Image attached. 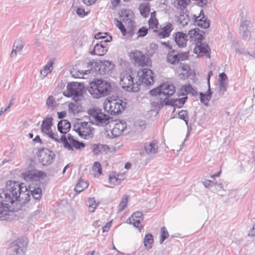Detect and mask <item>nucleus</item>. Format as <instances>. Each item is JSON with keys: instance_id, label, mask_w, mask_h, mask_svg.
Wrapping results in <instances>:
<instances>
[{"instance_id": "423d86ee", "label": "nucleus", "mask_w": 255, "mask_h": 255, "mask_svg": "<svg viewBox=\"0 0 255 255\" xmlns=\"http://www.w3.org/2000/svg\"><path fill=\"white\" fill-rule=\"evenodd\" d=\"M104 109L111 115L121 113L125 110L127 103L120 99H107L104 102Z\"/></svg>"}, {"instance_id": "13d9d810", "label": "nucleus", "mask_w": 255, "mask_h": 255, "mask_svg": "<svg viewBox=\"0 0 255 255\" xmlns=\"http://www.w3.org/2000/svg\"><path fill=\"white\" fill-rule=\"evenodd\" d=\"M107 34L106 33H101V32H99L98 33H97L96 34H95V39H104V38H106V35Z\"/></svg>"}, {"instance_id": "2eb2a0df", "label": "nucleus", "mask_w": 255, "mask_h": 255, "mask_svg": "<svg viewBox=\"0 0 255 255\" xmlns=\"http://www.w3.org/2000/svg\"><path fill=\"white\" fill-rule=\"evenodd\" d=\"M188 56V55L187 52L176 53L175 51L172 50L167 54V60L168 62L172 64H176L180 61L186 60Z\"/></svg>"}, {"instance_id": "6e6d98bb", "label": "nucleus", "mask_w": 255, "mask_h": 255, "mask_svg": "<svg viewBox=\"0 0 255 255\" xmlns=\"http://www.w3.org/2000/svg\"><path fill=\"white\" fill-rule=\"evenodd\" d=\"M143 216L142 212L139 211H137L133 213L131 216L132 219H139L140 218H141Z\"/></svg>"}, {"instance_id": "0e129e2a", "label": "nucleus", "mask_w": 255, "mask_h": 255, "mask_svg": "<svg viewBox=\"0 0 255 255\" xmlns=\"http://www.w3.org/2000/svg\"><path fill=\"white\" fill-rule=\"evenodd\" d=\"M249 236H255V224L253 226L252 229L249 232Z\"/></svg>"}, {"instance_id": "37998d69", "label": "nucleus", "mask_w": 255, "mask_h": 255, "mask_svg": "<svg viewBox=\"0 0 255 255\" xmlns=\"http://www.w3.org/2000/svg\"><path fill=\"white\" fill-rule=\"evenodd\" d=\"M148 25L150 28L153 29L154 32L156 31L158 25L157 19H149L148 20Z\"/></svg>"}, {"instance_id": "de8ad7c7", "label": "nucleus", "mask_w": 255, "mask_h": 255, "mask_svg": "<svg viewBox=\"0 0 255 255\" xmlns=\"http://www.w3.org/2000/svg\"><path fill=\"white\" fill-rule=\"evenodd\" d=\"M219 91L218 93L219 95L223 96L224 94V92L226 91V85L227 83L224 81H220L219 82Z\"/></svg>"}, {"instance_id": "864d4df0", "label": "nucleus", "mask_w": 255, "mask_h": 255, "mask_svg": "<svg viewBox=\"0 0 255 255\" xmlns=\"http://www.w3.org/2000/svg\"><path fill=\"white\" fill-rule=\"evenodd\" d=\"M109 181L110 183L116 185L120 184L121 183V180L118 178L111 175L109 177Z\"/></svg>"}, {"instance_id": "9d476101", "label": "nucleus", "mask_w": 255, "mask_h": 255, "mask_svg": "<svg viewBox=\"0 0 255 255\" xmlns=\"http://www.w3.org/2000/svg\"><path fill=\"white\" fill-rule=\"evenodd\" d=\"M120 17L128 29V35L130 36H132L134 33L135 30L134 26V22L133 20L134 16L133 12L129 9H122L120 13Z\"/></svg>"}, {"instance_id": "79ce46f5", "label": "nucleus", "mask_w": 255, "mask_h": 255, "mask_svg": "<svg viewBox=\"0 0 255 255\" xmlns=\"http://www.w3.org/2000/svg\"><path fill=\"white\" fill-rule=\"evenodd\" d=\"M59 142H62L64 144V146L65 148L68 149L69 150H72V146L71 143L67 140V137L65 135H62L60 139H59Z\"/></svg>"}, {"instance_id": "5fc2aeb1", "label": "nucleus", "mask_w": 255, "mask_h": 255, "mask_svg": "<svg viewBox=\"0 0 255 255\" xmlns=\"http://www.w3.org/2000/svg\"><path fill=\"white\" fill-rule=\"evenodd\" d=\"M198 28H194L189 31L188 35L191 37H194L195 35H198Z\"/></svg>"}, {"instance_id": "49530a36", "label": "nucleus", "mask_w": 255, "mask_h": 255, "mask_svg": "<svg viewBox=\"0 0 255 255\" xmlns=\"http://www.w3.org/2000/svg\"><path fill=\"white\" fill-rule=\"evenodd\" d=\"M115 20L116 21V26H117L119 29L121 31L123 36H125L127 33V30L123 24L121 20H119L118 19H115Z\"/></svg>"}, {"instance_id": "6e6552de", "label": "nucleus", "mask_w": 255, "mask_h": 255, "mask_svg": "<svg viewBox=\"0 0 255 255\" xmlns=\"http://www.w3.org/2000/svg\"><path fill=\"white\" fill-rule=\"evenodd\" d=\"M89 114L91 122L99 126L107 125L110 120V116L102 113L101 110L94 109L90 110Z\"/></svg>"}, {"instance_id": "c85d7f7f", "label": "nucleus", "mask_w": 255, "mask_h": 255, "mask_svg": "<svg viewBox=\"0 0 255 255\" xmlns=\"http://www.w3.org/2000/svg\"><path fill=\"white\" fill-rule=\"evenodd\" d=\"M24 47L22 42L19 40L15 41L12 46V50L10 54V57H15L18 52L22 51Z\"/></svg>"}, {"instance_id": "3c124183", "label": "nucleus", "mask_w": 255, "mask_h": 255, "mask_svg": "<svg viewBox=\"0 0 255 255\" xmlns=\"http://www.w3.org/2000/svg\"><path fill=\"white\" fill-rule=\"evenodd\" d=\"M129 223L130 224L133 225V226L137 228H138L140 232L142 226H139V224H140V219H132V220L129 222Z\"/></svg>"}, {"instance_id": "b1692460", "label": "nucleus", "mask_w": 255, "mask_h": 255, "mask_svg": "<svg viewBox=\"0 0 255 255\" xmlns=\"http://www.w3.org/2000/svg\"><path fill=\"white\" fill-rule=\"evenodd\" d=\"M194 52L202 55H205L208 58H210V48L208 44L200 43L195 47Z\"/></svg>"}, {"instance_id": "7ed1b4c3", "label": "nucleus", "mask_w": 255, "mask_h": 255, "mask_svg": "<svg viewBox=\"0 0 255 255\" xmlns=\"http://www.w3.org/2000/svg\"><path fill=\"white\" fill-rule=\"evenodd\" d=\"M112 88L111 84L102 79H95L90 83L88 91L93 98L99 99L110 94Z\"/></svg>"}, {"instance_id": "bb28decb", "label": "nucleus", "mask_w": 255, "mask_h": 255, "mask_svg": "<svg viewBox=\"0 0 255 255\" xmlns=\"http://www.w3.org/2000/svg\"><path fill=\"white\" fill-rule=\"evenodd\" d=\"M53 120V119L52 117H47L42 121L41 128L43 133L45 134L51 130Z\"/></svg>"}, {"instance_id": "1a4fd4ad", "label": "nucleus", "mask_w": 255, "mask_h": 255, "mask_svg": "<svg viewBox=\"0 0 255 255\" xmlns=\"http://www.w3.org/2000/svg\"><path fill=\"white\" fill-rule=\"evenodd\" d=\"M73 129L84 139H89L93 135L92 128L88 122L78 121L74 123Z\"/></svg>"}, {"instance_id": "a878e982", "label": "nucleus", "mask_w": 255, "mask_h": 255, "mask_svg": "<svg viewBox=\"0 0 255 255\" xmlns=\"http://www.w3.org/2000/svg\"><path fill=\"white\" fill-rule=\"evenodd\" d=\"M187 99V97L185 96L182 98L176 99H170L168 101L164 102L162 104V105H168V106H173L174 107H176L178 108L182 107L185 104L186 100Z\"/></svg>"}, {"instance_id": "5701e85b", "label": "nucleus", "mask_w": 255, "mask_h": 255, "mask_svg": "<svg viewBox=\"0 0 255 255\" xmlns=\"http://www.w3.org/2000/svg\"><path fill=\"white\" fill-rule=\"evenodd\" d=\"M144 150L147 154L150 156L157 154L158 152V146L157 141L153 140L149 143H146L144 145Z\"/></svg>"}, {"instance_id": "20e7f679", "label": "nucleus", "mask_w": 255, "mask_h": 255, "mask_svg": "<svg viewBox=\"0 0 255 255\" xmlns=\"http://www.w3.org/2000/svg\"><path fill=\"white\" fill-rule=\"evenodd\" d=\"M175 92V86L172 84L165 83L161 84L157 88L150 90V94L152 96L158 97V99L160 100L158 107L161 108L164 106L162 105L163 103L169 101L170 100L169 98L172 96Z\"/></svg>"}, {"instance_id": "680f3d73", "label": "nucleus", "mask_w": 255, "mask_h": 255, "mask_svg": "<svg viewBox=\"0 0 255 255\" xmlns=\"http://www.w3.org/2000/svg\"><path fill=\"white\" fill-rule=\"evenodd\" d=\"M219 77H220V79L219 80V82H220V81L225 82V81L226 80H227V78H228L226 74L225 73H222L220 74Z\"/></svg>"}, {"instance_id": "4be33fe9", "label": "nucleus", "mask_w": 255, "mask_h": 255, "mask_svg": "<svg viewBox=\"0 0 255 255\" xmlns=\"http://www.w3.org/2000/svg\"><path fill=\"white\" fill-rule=\"evenodd\" d=\"M127 128L126 123L125 122L120 121L115 124L114 127L111 130L113 137L119 136Z\"/></svg>"}, {"instance_id": "39448f33", "label": "nucleus", "mask_w": 255, "mask_h": 255, "mask_svg": "<svg viewBox=\"0 0 255 255\" xmlns=\"http://www.w3.org/2000/svg\"><path fill=\"white\" fill-rule=\"evenodd\" d=\"M120 84L128 92H137L139 90V84L131 72L125 71L121 74Z\"/></svg>"}, {"instance_id": "774afa93", "label": "nucleus", "mask_w": 255, "mask_h": 255, "mask_svg": "<svg viewBox=\"0 0 255 255\" xmlns=\"http://www.w3.org/2000/svg\"><path fill=\"white\" fill-rule=\"evenodd\" d=\"M161 44V45L165 46V47L168 48L169 50L172 49V46L170 45L169 42H162Z\"/></svg>"}, {"instance_id": "ddd939ff", "label": "nucleus", "mask_w": 255, "mask_h": 255, "mask_svg": "<svg viewBox=\"0 0 255 255\" xmlns=\"http://www.w3.org/2000/svg\"><path fill=\"white\" fill-rule=\"evenodd\" d=\"M129 56L138 66L143 67L149 64L148 57L140 51L134 50L130 53Z\"/></svg>"}, {"instance_id": "c9c22d12", "label": "nucleus", "mask_w": 255, "mask_h": 255, "mask_svg": "<svg viewBox=\"0 0 255 255\" xmlns=\"http://www.w3.org/2000/svg\"><path fill=\"white\" fill-rule=\"evenodd\" d=\"M139 9L142 16H146L150 11V5L148 3H142L140 5Z\"/></svg>"}, {"instance_id": "f8f14e48", "label": "nucleus", "mask_w": 255, "mask_h": 255, "mask_svg": "<svg viewBox=\"0 0 255 255\" xmlns=\"http://www.w3.org/2000/svg\"><path fill=\"white\" fill-rule=\"evenodd\" d=\"M38 157L39 162L43 165H48L53 162L55 154L48 148H42L39 150Z\"/></svg>"}, {"instance_id": "4d7b16f0", "label": "nucleus", "mask_w": 255, "mask_h": 255, "mask_svg": "<svg viewBox=\"0 0 255 255\" xmlns=\"http://www.w3.org/2000/svg\"><path fill=\"white\" fill-rule=\"evenodd\" d=\"M76 12H77V14L79 16H84L86 14H85V9L84 8H78L77 10H76Z\"/></svg>"}, {"instance_id": "f03ea898", "label": "nucleus", "mask_w": 255, "mask_h": 255, "mask_svg": "<svg viewBox=\"0 0 255 255\" xmlns=\"http://www.w3.org/2000/svg\"><path fill=\"white\" fill-rule=\"evenodd\" d=\"M88 68L89 69L87 70H76L73 68L70 73L72 76L76 78H83L84 75L90 73V70L94 71L100 75H105L108 73L113 68V65L110 61H104L99 62L91 61L88 63Z\"/></svg>"}, {"instance_id": "aec40b11", "label": "nucleus", "mask_w": 255, "mask_h": 255, "mask_svg": "<svg viewBox=\"0 0 255 255\" xmlns=\"http://www.w3.org/2000/svg\"><path fill=\"white\" fill-rule=\"evenodd\" d=\"M174 27L170 22L165 23L164 26L161 28L158 33L157 36L159 38H165L170 35L171 31L173 30Z\"/></svg>"}, {"instance_id": "393cba45", "label": "nucleus", "mask_w": 255, "mask_h": 255, "mask_svg": "<svg viewBox=\"0 0 255 255\" xmlns=\"http://www.w3.org/2000/svg\"><path fill=\"white\" fill-rule=\"evenodd\" d=\"M22 176L26 181H29L34 179V177L43 178L46 177V174L41 171H31L23 173Z\"/></svg>"}, {"instance_id": "e2e57ef3", "label": "nucleus", "mask_w": 255, "mask_h": 255, "mask_svg": "<svg viewBox=\"0 0 255 255\" xmlns=\"http://www.w3.org/2000/svg\"><path fill=\"white\" fill-rule=\"evenodd\" d=\"M111 225V222L107 223L106 224V225L103 227V232H108L110 228Z\"/></svg>"}, {"instance_id": "8fccbe9b", "label": "nucleus", "mask_w": 255, "mask_h": 255, "mask_svg": "<svg viewBox=\"0 0 255 255\" xmlns=\"http://www.w3.org/2000/svg\"><path fill=\"white\" fill-rule=\"evenodd\" d=\"M72 148L73 147L76 149H80L85 147V145L83 142H80L78 140H75L71 143Z\"/></svg>"}, {"instance_id": "bf43d9fd", "label": "nucleus", "mask_w": 255, "mask_h": 255, "mask_svg": "<svg viewBox=\"0 0 255 255\" xmlns=\"http://www.w3.org/2000/svg\"><path fill=\"white\" fill-rule=\"evenodd\" d=\"M45 134H47L49 137L53 139V140L56 141H59V139L56 137L55 134L52 132L51 130H50L49 132L46 133Z\"/></svg>"}, {"instance_id": "7c9ffc66", "label": "nucleus", "mask_w": 255, "mask_h": 255, "mask_svg": "<svg viewBox=\"0 0 255 255\" xmlns=\"http://www.w3.org/2000/svg\"><path fill=\"white\" fill-rule=\"evenodd\" d=\"M86 204L89 208V211L94 212L100 204V202H96L94 197L89 198L86 201Z\"/></svg>"}, {"instance_id": "f3484780", "label": "nucleus", "mask_w": 255, "mask_h": 255, "mask_svg": "<svg viewBox=\"0 0 255 255\" xmlns=\"http://www.w3.org/2000/svg\"><path fill=\"white\" fill-rule=\"evenodd\" d=\"M19 209V208L6 205L3 201H0V219L2 220H7L9 213L17 211Z\"/></svg>"}, {"instance_id": "f257e3e1", "label": "nucleus", "mask_w": 255, "mask_h": 255, "mask_svg": "<svg viewBox=\"0 0 255 255\" xmlns=\"http://www.w3.org/2000/svg\"><path fill=\"white\" fill-rule=\"evenodd\" d=\"M29 192L23 183L8 180L4 188L0 189V201L6 205L20 208V205L30 199Z\"/></svg>"}, {"instance_id": "09e8293b", "label": "nucleus", "mask_w": 255, "mask_h": 255, "mask_svg": "<svg viewBox=\"0 0 255 255\" xmlns=\"http://www.w3.org/2000/svg\"><path fill=\"white\" fill-rule=\"evenodd\" d=\"M240 16L241 17V21L247 20L246 18L248 15V11L245 7H242L240 11Z\"/></svg>"}, {"instance_id": "f704fd0d", "label": "nucleus", "mask_w": 255, "mask_h": 255, "mask_svg": "<svg viewBox=\"0 0 255 255\" xmlns=\"http://www.w3.org/2000/svg\"><path fill=\"white\" fill-rule=\"evenodd\" d=\"M190 21L189 16L186 13H180L178 16L177 21L179 23L181 24L182 26H185L188 24Z\"/></svg>"}, {"instance_id": "e433bc0d", "label": "nucleus", "mask_w": 255, "mask_h": 255, "mask_svg": "<svg viewBox=\"0 0 255 255\" xmlns=\"http://www.w3.org/2000/svg\"><path fill=\"white\" fill-rule=\"evenodd\" d=\"M46 105L50 111H53L56 107V103L52 96H49L46 100Z\"/></svg>"}, {"instance_id": "2f4dec72", "label": "nucleus", "mask_w": 255, "mask_h": 255, "mask_svg": "<svg viewBox=\"0 0 255 255\" xmlns=\"http://www.w3.org/2000/svg\"><path fill=\"white\" fill-rule=\"evenodd\" d=\"M88 186V185L87 182H85L82 179H80L76 185L74 190L77 193H79L84 189H86Z\"/></svg>"}, {"instance_id": "412c9836", "label": "nucleus", "mask_w": 255, "mask_h": 255, "mask_svg": "<svg viewBox=\"0 0 255 255\" xmlns=\"http://www.w3.org/2000/svg\"><path fill=\"white\" fill-rule=\"evenodd\" d=\"M174 40L179 47H184L186 46L188 35L182 32H177L174 36Z\"/></svg>"}, {"instance_id": "c756f323", "label": "nucleus", "mask_w": 255, "mask_h": 255, "mask_svg": "<svg viewBox=\"0 0 255 255\" xmlns=\"http://www.w3.org/2000/svg\"><path fill=\"white\" fill-rule=\"evenodd\" d=\"M212 92L211 91L210 87H208V90L206 94H204L203 93L200 92V102L202 103H203L205 105H208V102L210 100L211 96H212Z\"/></svg>"}, {"instance_id": "4468645a", "label": "nucleus", "mask_w": 255, "mask_h": 255, "mask_svg": "<svg viewBox=\"0 0 255 255\" xmlns=\"http://www.w3.org/2000/svg\"><path fill=\"white\" fill-rule=\"evenodd\" d=\"M193 24L204 29L207 28L210 26V20L207 19L204 14L203 10L201 9L200 14L198 16L193 15L192 17Z\"/></svg>"}, {"instance_id": "a19ab883", "label": "nucleus", "mask_w": 255, "mask_h": 255, "mask_svg": "<svg viewBox=\"0 0 255 255\" xmlns=\"http://www.w3.org/2000/svg\"><path fill=\"white\" fill-rule=\"evenodd\" d=\"M31 194L33 197L36 200H39L42 196V190L39 187H37L31 191Z\"/></svg>"}, {"instance_id": "72a5a7b5", "label": "nucleus", "mask_w": 255, "mask_h": 255, "mask_svg": "<svg viewBox=\"0 0 255 255\" xmlns=\"http://www.w3.org/2000/svg\"><path fill=\"white\" fill-rule=\"evenodd\" d=\"M52 64V62L49 63L43 67L42 70H40V75L42 79H43L49 73L51 72Z\"/></svg>"}, {"instance_id": "c03bdc74", "label": "nucleus", "mask_w": 255, "mask_h": 255, "mask_svg": "<svg viewBox=\"0 0 255 255\" xmlns=\"http://www.w3.org/2000/svg\"><path fill=\"white\" fill-rule=\"evenodd\" d=\"M169 234L167 230L165 227H162L161 228V238L160 239V244H162L163 242L168 237Z\"/></svg>"}, {"instance_id": "a18cd8bd", "label": "nucleus", "mask_w": 255, "mask_h": 255, "mask_svg": "<svg viewBox=\"0 0 255 255\" xmlns=\"http://www.w3.org/2000/svg\"><path fill=\"white\" fill-rule=\"evenodd\" d=\"M178 116L180 119L184 120L186 125H188L189 117L188 116V112L187 111L182 110L178 113Z\"/></svg>"}, {"instance_id": "9b49d317", "label": "nucleus", "mask_w": 255, "mask_h": 255, "mask_svg": "<svg viewBox=\"0 0 255 255\" xmlns=\"http://www.w3.org/2000/svg\"><path fill=\"white\" fill-rule=\"evenodd\" d=\"M83 94V87L78 82H71L67 86V92H64L63 94L67 97L73 96L75 101H78L79 97Z\"/></svg>"}, {"instance_id": "4c0bfd02", "label": "nucleus", "mask_w": 255, "mask_h": 255, "mask_svg": "<svg viewBox=\"0 0 255 255\" xmlns=\"http://www.w3.org/2000/svg\"><path fill=\"white\" fill-rule=\"evenodd\" d=\"M128 201V196L125 195L121 199V201L118 206V212L120 213L123 211L127 207Z\"/></svg>"}, {"instance_id": "0eeeda50", "label": "nucleus", "mask_w": 255, "mask_h": 255, "mask_svg": "<svg viewBox=\"0 0 255 255\" xmlns=\"http://www.w3.org/2000/svg\"><path fill=\"white\" fill-rule=\"evenodd\" d=\"M27 245L26 238H18L11 244L8 249L7 255H24Z\"/></svg>"}, {"instance_id": "6ab92c4d", "label": "nucleus", "mask_w": 255, "mask_h": 255, "mask_svg": "<svg viewBox=\"0 0 255 255\" xmlns=\"http://www.w3.org/2000/svg\"><path fill=\"white\" fill-rule=\"evenodd\" d=\"M252 23L249 20H245L241 21L240 27V33L243 39H247L250 35V28L252 27Z\"/></svg>"}, {"instance_id": "a211bd4d", "label": "nucleus", "mask_w": 255, "mask_h": 255, "mask_svg": "<svg viewBox=\"0 0 255 255\" xmlns=\"http://www.w3.org/2000/svg\"><path fill=\"white\" fill-rule=\"evenodd\" d=\"M141 82L146 85H151L153 82V76L152 70L148 69H144L141 71V75L139 79Z\"/></svg>"}, {"instance_id": "ea45409f", "label": "nucleus", "mask_w": 255, "mask_h": 255, "mask_svg": "<svg viewBox=\"0 0 255 255\" xmlns=\"http://www.w3.org/2000/svg\"><path fill=\"white\" fill-rule=\"evenodd\" d=\"M92 170L94 172L95 176H99L102 174V167L99 162H95L92 167Z\"/></svg>"}, {"instance_id": "dca6fc26", "label": "nucleus", "mask_w": 255, "mask_h": 255, "mask_svg": "<svg viewBox=\"0 0 255 255\" xmlns=\"http://www.w3.org/2000/svg\"><path fill=\"white\" fill-rule=\"evenodd\" d=\"M111 36L109 38H107L104 41H102L101 43H97L94 46V49L91 52L92 55H97L98 56H103L106 54L108 51L106 46L107 42L112 40Z\"/></svg>"}, {"instance_id": "cd10ccee", "label": "nucleus", "mask_w": 255, "mask_h": 255, "mask_svg": "<svg viewBox=\"0 0 255 255\" xmlns=\"http://www.w3.org/2000/svg\"><path fill=\"white\" fill-rule=\"evenodd\" d=\"M58 131L61 133H66L71 128V125L69 122L66 120L60 121L57 125Z\"/></svg>"}, {"instance_id": "473e14b6", "label": "nucleus", "mask_w": 255, "mask_h": 255, "mask_svg": "<svg viewBox=\"0 0 255 255\" xmlns=\"http://www.w3.org/2000/svg\"><path fill=\"white\" fill-rule=\"evenodd\" d=\"M144 245L147 250L152 248L151 245L153 243V237L151 234L148 233L144 238Z\"/></svg>"}, {"instance_id": "69168bd1", "label": "nucleus", "mask_w": 255, "mask_h": 255, "mask_svg": "<svg viewBox=\"0 0 255 255\" xmlns=\"http://www.w3.org/2000/svg\"><path fill=\"white\" fill-rule=\"evenodd\" d=\"M58 118L60 119L64 118L66 115V112L65 111H63L61 112L57 113Z\"/></svg>"}, {"instance_id": "052dcab7", "label": "nucleus", "mask_w": 255, "mask_h": 255, "mask_svg": "<svg viewBox=\"0 0 255 255\" xmlns=\"http://www.w3.org/2000/svg\"><path fill=\"white\" fill-rule=\"evenodd\" d=\"M214 184L213 181L210 180H206L204 182L203 184L206 188H208L212 186Z\"/></svg>"}, {"instance_id": "603ef678", "label": "nucleus", "mask_w": 255, "mask_h": 255, "mask_svg": "<svg viewBox=\"0 0 255 255\" xmlns=\"http://www.w3.org/2000/svg\"><path fill=\"white\" fill-rule=\"evenodd\" d=\"M148 33V29L145 27H142L139 28L137 31V37H143L145 36Z\"/></svg>"}, {"instance_id": "58836bf2", "label": "nucleus", "mask_w": 255, "mask_h": 255, "mask_svg": "<svg viewBox=\"0 0 255 255\" xmlns=\"http://www.w3.org/2000/svg\"><path fill=\"white\" fill-rule=\"evenodd\" d=\"M183 89L186 92V94H190L192 96H196L197 94V91L189 84L184 85Z\"/></svg>"}, {"instance_id": "338daca9", "label": "nucleus", "mask_w": 255, "mask_h": 255, "mask_svg": "<svg viewBox=\"0 0 255 255\" xmlns=\"http://www.w3.org/2000/svg\"><path fill=\"white\" fill-rule=\"evenodd\" d=\"M77 106L76 104L75 103H70L69 105V108L70 110H72L73 112L76 111V108H77Z\"/></svg>"}]
</instances>
